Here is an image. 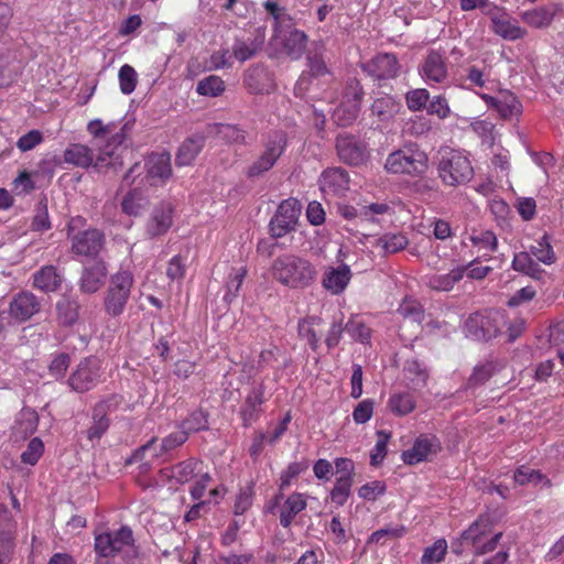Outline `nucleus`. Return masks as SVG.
<instances>
[{
	"mask_svg": "<svg viewBox=\"0 0 564 564\" xmlns=\"http://www.w3.org/2000/svg\"><path fill=\"white\" fill-rule=\"evenodd\" d=\"M115 128L113 122L105 124L99 119L91 120L87 124V131L95 140H107L106 145L99 148V153L95 161V169L99 172H117L123 165L122 156L117 150L124 140V133L122 130L115 132Z\"/></svg>",
	"mask_w": 564,
	"mask_h": 564,
	"instance_id": "f257e3e1",
	"label": "nucleus"
},
{
	"mask_svg": "<svg viewBox=\"0 0 564 564\" xmlns=\"http://www.w3.org/2000/svg\"><path fill=\"white\" fill-rule=\"evenodd\" d=\"M436 171L445 186L457 187L469 183L475 174L469 156L459 150L442 149L436 156Z\"/></svg>",
	"mask_w": 564,
	"mask_h": 564,
	"instance_id": "f03ea898",
	"label": "nucleus"
},
{
	"mask_svg": "<svg viewBox=\"0 0 564 564\" xmlns=\"http://www.w3.org/2000/svg\"><path fill=\"white\" fill-rule=\"evenodd\" d=\"M271 274L281 284L297 289L311 284L316 276V270L306 259L295 254H282L273 260Z\"/></svg>",
	"mask_w": 564,
	"mask_h": 564,
	"instance_id": "7ed1b4c3",
	"label": "nucleus"
},
{
	"mask_svg": "<svg viewBox=\"0 0 564 564\" xmlns=\"http://www.w3.org/2000/svg\"><path fill=\"white\" fill-rule=\"evenodd\" d=\"M171 176V155L167 152H160L150 154L144 164L134 163L126 173L123 181L133 184L140 178L139 185L158 186L164 184Z\"/></svg>",
	"mask_w": 564,
	"mask_h": 564,
	"instance_id": "20e7f679",
	"label": "nucleus"
},
{
	"mask_svg": "<svg viewBox=\"0 0 564 564\" xmlns=\"http://www.w3.org/2000/svg\"><path fill=\"white\" fill-rule=\"evenodd\" d=\"M83 217H74L67 226L72 251L78 256L96 257L105 245V235L96 228H85Z\"/></svg>",
	"mask_w": 564,
	"mask_h": 564,
	"instance_id": "39448f33",
	"label": "nucleus"
},
{
	"mask_svg": "<svg viewBox=\"0 0 564 564\" xmlns=\"http://www.w3.org/2000/svg\"><path fill=\"white\" fill-rule=\"evenodd\" d=\"M187 432L180 430L169 434L164 437L160 445L156 444L158 438L152 437L144 445L140 446L134 451L132 456L128 459V464L142 462L140 465V471L147 473L152 467V460L162 456L163 454L181 446L187 441Z\"/></svg>",
	"mask_w": 564,
	"mask_h": 564,
	"instance_id": "423d86ee",
	"label": "nucleus"
},
{
	"mask_svg": "<svg viewBox=\"0 0 564 564\" xmlns=\"http://www.w3.org/2000/svg\"><path fill=\"white\" fill-rule=\"evenodd\" d=\"M133 282V274L128 269H121L110 276L104 299V307L107 314L117 317L123 313Z\"/></svg>",
	"mask_w": 564,
	"mask_h": 564,
	"instance_id": "0eeeda50",
	"label": "nucleus"
},
{
	"mask_svg": "<svg viewBox=\"0 0 564 564\" xmlns=\"http://www.w3.org/2000/svg\"><path fill=\"white\" fill-rule=\"evenodd\" d=\"M429 158L424 151L406 148L390 153L384 169L392 174L423 175L429 167Z\"/></svg>",
	"mask_w": 564,
	"mask_h": 564,
	"instance_id": "6e6552de",
	"label": "nucleus"
},
{
	"mask_svg": "<svg viewBox=\"0 0 564 564\" xmlns=\"http://www.w3.org/2000/svg\"><path fill=\"white\" fill-rule=\"evenodd\" d=\"M286 147L285 134L281 131L272 133L264 144L262 153L247 169L248 178H257L270 171Z\"/></svg>",
	"mask_w": 564,
	"mask_h": 564,
	"instance_id": "1a4fd4ad",
	"label": "nucleus"
},
{
	"mask_svg": "<svg viewBox=\"0 0 564 564\" xmlns=\"http://www.w3.org/2000/svg\"><path fill=\"white\" fill-rule=\"evenodd\" d=\"M362 96L364 90L360 83L356 78L349 79L340 105L333 111L334 122L341 127L351 124L359 115Z\"/></svg>",
	"mask_w": 564,
	"mask_h": 564,
	"instance_id": "9d476101",
	"label": "nucleus"
},
{
	"mask_svg": "<svg viewBox=\"0 0 564 564\" xmlns=\"http://www.w3.org/2000/svg\"><path fill=\"white\" fill-rule=\"evenodd\" d=\"M100 361L96 357L84 358L70 373L68 386L76 392H86L94 389L100 381Z\"/></svg>",
	"mask_w": 564,
	"mask_h": 564,
	"instance_id": "9b49d317",
	"label": "nucleus"
},
{
	"mask_svg": "<svg viewBox=\"0 0 564 564\" xmlns=\"http://www.w3.org/2000/svg\"><path fill=\"white\" fill-rule=\"evenodd\" d=\"M487 17L491 21V31L506 41H517L524 39L528 31L513 19L505 8L495 6L487 11Z\"/></svg>",
	"mask_w": 564,
	"mask_h": 564,
	"instance_id": "f8f14e48",
	"label": "nucleus"
},
{
	"mask_svg": "<svg viewBox=\"0 0 564 564\" xmlns=\"http://www.w3.org/2000/svg\"><path fill=\"white\" fill-rule=\"evenodd\" d=\"M302 205L295 198L283 200L270 221V230L273 237L280 238L295 229Z\"/></svg>",
	"mask_w": 564,
	"mask_h": 564,
	"instance_id": "ddd939ff",
	"label": "nucleus"
},
{
	"mask_svg": "<svg viewBox=\"0 0 564 564\" xmlns=\"http://www.w3.org/2000/svg\"><path fill=\"white\" fill-rule=\"evenodd\" d=\"M133 542L132 530L124 525L117 531L96 535L95 551L104 557L115 556L123 547L131 546Z\"/></svg>",
	"mask_w": 564,
	"mask_h": 564,
	"instance_id": "4468645a",
	"label": "nucleus"
},
{
	"mask_svg": "<svg viewBox=\"0 0 564 564\" xmlns=\"http://www.w3.org/2000/svg\"><path fill=\"white\" fill-rule=\"evenodd\" d=\"M273 40L280 44L284 52L293 59H299L306 50L307 35L293 26V21L286 26L278 29Z\"/></svg>",
	"mask_w": 564,
	"mask_h": 564,
	"instance_id": "2eb2a0df",
	"label": "nucleus"
},
{
	"mask_svg": "<svg viewBox=\"0 0 564 564\" xmlns=\"http://www.w3.org/2000/svg\"><path fill=\"white\" fill-rule=\"evenodd\" d=\"M336 150L340 161L348 165L358 166L367 161L366 145L350 134H339L336 139Z\"/></svg>",
	"mask_w": 564,
	"mask_h": 564,
	"instance_id": "dca6fc26",
	"label": "nucleus"
},
{
	"mask_svg": "<svg viewBox=\"0 0 564 564\" xmlns=\"http://www.w3.org/2000/svg\"><path fill=\"white\" fill-rule=\"evenodd\" d=\"M481 99L505 119H512L522 112V105L517 96L509 90H499L496 95L481 94Z\"/></svg>",
	"mask_w": 564,
	"mask_h": 564,
	"instance_id": "f3484780",
	"label": "nucleus"
},
{
	"mask_svg": "<svg viewBox=\"0 0 564 564\" xmlns=\"http://www.w3.org/2000/svg\"><path fill=\"white\" fill-rule=\"evenodd\" d=\"M441 451V443L434 435H421L413 446L402 453V459L405 464L414 465L423 460H429L433 455Z\"/></svg>",
	"mask_w": 564,
	"mask_h": 564,
	"instance_id": "a211bd4d",
	"label": "nucleus"
},
{
	"mask_svg": "<svg viewBox=\"0 0 564 564\" xmlns=\"http://www.w3.org/2000/svg\"><path fill=\"white\" fill-rule=\"evenodd\" d=\"M562 11L560 3L551 2L542 7L525 10L520 13L521 20L534 29H545L551 25L555 17Z\"/></svg>",
	"mask_w": 564,
	"mask_h": 564,
	"instance_id": "6ab92c4d",
	"label": "nucleus"
},
{
	"mask_svg": "<svg viewBox=\"0 0 564 564\" xmlns=\"http://www.w3.org/2000/svg\"><path fill=\"white\" fill-rule=\"evenodd\" d=\"M15 522L7 508L0 510V564H8L14 549Z\"/></svg>",
	"mask_w": 564,
	"mask_h": 564,
	"instance_id": "aec40b11",
	"label": "nucleus"
},
{
	"mask_svg": "<svg viewBox=\"0 0 564 564\" xmlns=\"http://www.w3.org/2000/svg\"><path fill=\"white\" fill-rule=\"evenodd\" d=\"M173 224V207L170 203H161L154 207L145 226V232L154 238L167 232Z\"/></svg>",
	"mask_w": 564,
	"mask_h": 564,
	"instance_id": "412c9836",
	"label": "nucleus"
},
{
	"mask_svg": "<svg viewBox=\"0 0 564 564\" xmlns=\"http://www.w3.org/2000/svg\"><path fill=\"white\" fill-rule=\"evenodd\" d=\"M202 462L194 458L181 462L172 467L162 468L160 476L164 481L183 485L188 482L200 471Z\"/></svg>",
	"mask_w": 564,
	"mask_h": 564,
	"instance_id": "4be33fe9",
	"label": "nucleus"
},
{
	"mask_svg": "<svg viewBox=\"0 0 564 564\" xmlns=\"http://www.w3.org/2000/svg\"><path fill=\"white\" fill-rule=\"evenodd\" d=\"M364 70L377 79L393 78L398 75L399 63L393 54H379L362 66Z\"/></svg>",
	"mask_w": 564,
	"mask_h": 564,
	"instance_id": "5701e85b",
	"label": "nucleus"
},
{
	"mask_svg": "<svg viewBox=\"0 0 564 564\" xmlns=\"http://www.w3.org/2000/svg\"><path fill=\"white\" fill-rule=\"evenodd\" d=\"M118 405L117 397L99 402L93 410V423L87 430L90 441L99 440L109 427L108 412Z\"/></svg>",
	"mask_w": 564,
	"mask_h": 564,
	"instance_id": "b1692460",
	"label": "nucleus"
},
{
	"mask_svg": "<svg viewBox=\"0 0 564 564\" xmlns=\"http://www.w3.org/2000/svg\"><path fill=\"white\" fill-rule=\"evenodd\" d=\"M40 308L41 304L33 293L20 292L12 299L9 312L15 321L25 322L35 315Z\"/></svg>",
	"mask_w": 564,
	"mask_h": 564,
	"instance_id": "393cba45",
	"label": "nucleus"
},
{
	"mask_svg": "<svg viewBox=\"0 0 564 564\" xmlns=\"http://www.w3.org/2000/svg\"><path fill=\"white\" fill-rule=\"evenodd\" d=\"M349 186L347 172L341 167L325 170L319 178V188L326 195H343Z\"/></svg>",
	"mask_w": 564,
	"mask_h": 564,
	"instance_id": "a878e982",
	"label": "nucleus"
},
{
	"mask_svg": "<svg viewBox=\"0 0 564 564\" xmlns=\"http://www.w3.org/2000/svg\"><path fill=\"white\" fill-rule=\"evenodd\" d=\"M107 273L106 263L101 260L84 267L79 282L80 291L84 293L97 292L104 284Z\"/></svg>",
	"mask_w": 564,
	"mask_h": 564,
	"instance_id": "bb28decb",
	"label": "nucleus"
},
{
	"mask_svg": "<svg viewBox=\"0 0 564 564\" xmlns=\"http://www.w3.org/2000/svg\"><path fill=\"white\" fill-rule=\"evenodd\" d=\"M351 271L349 265L341 264L337 268H326L322 284L323 286L334 295L343 293L351 280Z\"/></svg>",
	"mask_w": 564,
	"mask_h": 564,
	"instance_id": "cd10ccee",
	"label": "nucleus"
},
{
	"mask_svg": "<svg viewBox=\"0 0 564 564\" xmlns=\"http://www.w3.org/2000/svg\"><path fill=\"white\" fill-rule=\"evenodd\" d=\"M470 262L467 267L460 265L451 270L448 273H434L425 276V284L436 292H449L464 278L466 270L471 267Z\"/></svg>",
	"mask_w": 564,
	"mask_h": 564,
	"instance_id": "c85d7f7f",
	"label": "nucleus"
},
{
	"mask_svg": "<svg viewBox=\"0 0 564 564\" xmlns=\"http://www.w3.org/2000/svg\"><path fill=\"white\" fill-rule=\"evenodd\" d=\"M95 161L93 149L80 143L69 144L63 153V162L82 169L95 167Z\"/></svg>",
	"mask_w": 564,
	"mask_h": 564,
	"instance_id": "c756f323",
	"label": "nucleus"
},
{
	"mask_svg": "<svg viewBox=\"0 0 564 564\" xmlns=\"http://www.w3.org/2000/svg\"><path fill=\"white\" fill-rule=\"evenodd\" d=\"M421 73L429 83H442L447 77V68L442 55L432 51L425 57Z\"/></svg>",
	"mask_w": 564,
	"mask_h": 564,
	"instance_id": "7c9ffc66",
	"label": "nucleus"
},
{
	"mask_svg": "<svg viewBox=\"0 0 564 564\" xmlns=\"http://www.w3.org/2000/svg\"><path fill=\"white\" fill-rule=\"evenodd\" d=\"M306 499L303 494L293 492L279 507L280 524L289 528L293 519L306 508Z\"/></svg>",
	"mask_w": 564,
	"mask_h": 564,
	"instance_id": "2f4dec72",
	"label": "nucleus"
},
{
	"mask_svg": "<svg viewBox=\"0 0 564 564\" xmlns=\"http://www.w3.org/2000/svg\"><path fill=\"white\" fill-rule=\"evenodd\" d=\"M403 376L411 389L419 390L426 386L429 370L426 366L417 359H409L404 362Z\"/></svg>",
	"mask_w": 564,
	"mask_h": 564,
	"instance_id": "473e14b6",
	"label": "nucleus"
},
{
	"mask_svg": "<svg viewBox=\"0 0 564 564\" xmlns=\"http://www.w3.org/2000/svg\"><path fill=\"white\" fill-rule=\"evenodd\" d=\"M205 144L203 135H194L186 139L176 153L175 163L177 166L191 165Z\"/></svg>",
	"mask_w": 564,
	"mask_h": 564,
	"instance_id": "72a5a7b5",
	"label": "nucleus"
},
{
	"mask_svg": "<svg viewBox=\"0 0 564 564\" xmlns=\"http://www.w3.org/2000/svg\"><path fill=\"white\" fill-rule=\"evenodd\" d=\"M488 324L489 319L484 315L477 313L473 314L465 322L466 335L477 340H487L492 337H496L498 330H490L487 327Z\"/></svg>",
	"mask_w": 564,
	"mask_h": 564,
	"instance_id": "f704fd0d",
	"label": "nucleus"
},
{
	"mask_svg": "<svg viewBox=\"0 0 564 564\" xmlns=\"http://www.w3.org/2000/svg\"><path fill=\"white\" fill-rule=\"evenodd\" d=\"M372 240L370 243L372 247L380 248L383 254L395 253L398 251L403 250L409 240L403 234H384L381 237H371Z\"/></svg>",
	"mask_w": 564,
	"mask_h": 564,
	"instance_id": "c9c22d12",
	"label": "nucleus"
},
{
	"mask_svg": "<svg viewBox=\"0 0 564 564\" xmlns=\"http://www.w3.org/2000/svg\"><path fill=\"white\" fill-rule=\"evenodd\" d=\"M491 534V524L488 519L479 518L462 533V541L473 547Z\"/></svg>",
	"mask_w": 564,
	"mask_h": 564,
	"instance_id": "e433bc0d",
	"label": "nucleus"
},
{
	"mask_svg": "<svg viewBox=\"0 0 564 564\" xmlns=\"http://www.w3.org/2000/svg\"><path fill=\"white\" fill-rule=\"evenodd\" d=\"M33 285L44 292H53L61 285V276L53 265H45L33 276Z\"/></svg>",
	"mask_w": 564,
	"mask_h": 564,
	"instance_id": "4c0bfd02",
	"label": "nucleus"
},
{
	"mask_svg": "<svg viewBox=\"0 0 564 564\" xmlns=\"http://www.w3.org/2000/svg\"><path fill=\"white\" fill-rule=\"evenodd\" d=\"M57 317L62 325L70 326L79 317V304L70 296H63L56 303Z\"/></svg>",
	"mask_w": 564,
	"mask_h": 564,
	"instance_id": "58836bf2",
	"label": "nucleus"
},
{
	"mask_svg": "<svg viewBox=\"0 0 564 564\" xmlns=\"http://www.w3.org/2000/svg\"><path fill=\"white\" fill-rule=\"evenodd\" d=\"M39 425L37 413L32 409H22L17 417L14 433L22 438L32 435Z\"/></svg>",
	"mask_w": 564,
	"mask_h": 564,
	"instance_id": "ea45409f",
	"label": "nucleus"
},
{
	"mask_svg": "<svg viewBox=\"0 0 564 564\" xmlns=\"http://www.w3.org/2000/svg\"><path fill=\"white\" fill-rule=\"evenodd\" d=\"M263 403V390L261 388L253 389L246 398L245 404L241 408V415L245 424H251L254 421Z\"/></svg>",
	"mask_w": 564,
	"mask_h": 564,
	"instance_id": "a19ab883",
	"label": "nucleus"
},
{
	"mask_svg": "<svg viewBox=\"0 0 564 564\" xmlns=\"http://www.w3.org/2000/svg\"><path fill=\"white\" fill-rule=\"evenodd\" d=\"M512 268L513 270L536 280L541 279V275L544 272L540 265L534 262L531 254L524 251L514 254L512 260Z\"/></svg>",
	"mask_w": 564,
	"mask_h": 564,
	"instance_id": "79ce46f5",
	"label": "nucleus"
},
{
	"mask_svg": "<svg viewBox=\"0 0 564 564\" xmlns=\"http://www.w3.org/2000/svg\"><path fill=\"white\" fill-rule=\"evenodd\" d=\"M388 408L393 414L403 416L415 409V400L409 392L394 393L389 398Z\"/></svg>",
	"mask_w": 564,
	"mask_h": 564,
	"instance_id": "37998d69",
	"label": "nucleus"
},
{
	"mask_svg": "<svg viewBox=\"0 0 564 564\" xmlns=\"http://www.w3.org/2000/svg\"><path fill=\"white\" fill-rule=\"evenodd\" d=\"M215 133L221 140L231 144H245L246 131L235 124L216 123L214 126Z\"/></svg>",
	"mask_w": 564,
	"mask_h": 564,
	"instance_id": "c03bdc74",
	"label": "nucleus"
},
{
	"mask_svg": "<svg viewBox=\"0 0 564 564\" xmlns=\"http://www.w3.org/2000/svg\"><path fill=\"white\" fill-rule=\"evenodd\" d=\"M51 227L52 224L48 215L47 198L42 197L35 205L31 229L33 231L43 232L51 229Z\"/></svg>",
	"mask_w": 564,
	"mask_h": 564,
	"instance_id": "a18cd8bd",
	"label": "nucleus"
},
{
	"mask_svg": "<svg viewBox=\"0 0 564 564\" xmlns=\"http://www.w3.org/2000/svg\"><path fill=\"white\" fill-rule=\"evenodd\" d=\"M196 91L200 96L218 97L225 91V83L219 76L209 75L197 83Z\"/></svg>",
	"mask_w": 564,
	"mask_h": 564,
	"instance_id": "49530a36",
	"label": "nucleus"
},
{
	"mask_svg": "<svg viewBox=\"0 0 564 564\" xmlns=\"http://www.w3.org/2000/svg\"><path fill=\"white\" fill-rule=\"evenodd\" d=\"M529 253L546 265L553 264L556 260L555 252L546 236L536 240L535 243L530 247Z\"/></svg>",
	"mask_w": 564,
	"mask_h": 564,
	"instance_id": "de8ad7c7",
	"label": "nucleus"
},
{
	"mask_svg": "<svg viewBox=\"0 0 564 564\" xmlns=\"http://www.w3.org/2000/svg\"><path fill=\"white\" fill-rule=\"evenodd\" d=\"M371 113L377 116L380 120L391 118L398 111V105L390 96H383L375 99L371 105Z\"/></svg>",
	"mask_w": 564,
	"mask_h": 564,
	"instance_id": "09e8293b",
	"label": "nucleus"
},
{
	"mask_svg": "<svg viewBox=\"0 0 564 564\" xmlns=\"http://www.w3.org/2000/svg\"><path fill=\"white\" fill-rule=\"evenodd\" d=\"M496 372V366L492 361H486L475 366L473 373L468 378L467 384L475 388L487 382Z\"/></svg>",
	"mask_w": 564,
	"mask_h": 564,
	"instance_id": "8fccbe9b",
	"label": "nucleus"
},
{
	"mask_svg": "<svg viewBox=\"0 0 564 564\" xmlns=\"http://www.w3.org/2000/svg\"><path fill=\"white\" fill-rule=\"evenodd\" d=\"M145 206V199L141 193L134 188L130 191L122 199V210L130 216H137Z\"/></svg>",
	"mask_w": 564,
	"mask_h": 564,
	"instance_id": "3c124183",
	"label": "nucleus"
},
{
	"mask_svg": "<svg viewBox=\"0 0 564 564\" xmlns=\"http://www.w3.org/2000/svg\"><path fill=\"white\" fill-rule=\"evenodd\" d=\"M119 85L120 90L124 95H130L134 91L137 83H138V75L134 68L128 64H124L119 69Z\"/></svg>",
	"mask_w": 564,
	"mask_h": 564,
	"instance_id": "603ef678",
	"label": "nucleus"
},
{
	"mask_svg": "<svg viewBox=\"0 0 564 564\" xmlns=\"http://www.w3.org/2000/svg\"><path fill=\"white\" fill-rule=\"evenodd\" d=\"M351 485L352 478L337 477L335 486L330 491L332 501L335 502L337 506L345 505L348 497L350 496Z\"/></svg>",
	"mask_w": 564,
	"mask_h": 564,
	"instance_id": "864d4df0",
	"label": "nucleus"
},
{
	"mask_svg": "<svg viewBox=\"0 0 564 564\" xmlns=\"http://www.w3.org/2000/svg\"><path fill=\"white\" fill-rule=\"evenodd\" d=\"M264 9L268 13H270L274 19L273 31H278V29L286 26L290 22H292V18L285 12V9L280 7L275 0H267L263 3Z\"/></svg>",
	"mask_w": 564,
	"mask_h": 564,
	"instance_id": "5fc2aeb1",
	"label": "nucleus"
},
{
	"mask_svg": "<svg viewBox=\"0 0 564 564\" xmlns=\"http://www.w3.org/2000/svg\"><path fill=\"white\" fill-rule=\"evenodd\" d=\"M446 551L447 542L444 539H440L424 550L421 562L422 564L440 563L444 558Z\"/></svg>",
	"mask_w": 564,
	"mask_h": 564,
	"instance_id": "6e6d98bb",
	"label": "nucleus"
},
{
	"mask_svg": "<svg viewBox=\"0 0 564 564\" xmlns=\"http://www.w3.org/2000/svg\"><path fill=\"white\" fill-rule=\"evenodd\" d=\"M246 274L247 269L245 267L232 270L229 281L227 282V292L224 296L227 302H231L238 295Z\"/></svg>",
	"mask_w": 564,
	"mask_h": 564,
	"instance_id": "4d7b16f0",
	"label": "nucleus"
},
{
	"mask_svg": "<svg viewBox=\"0 0 564 564\" xmlns=\"http://www.w3.org/2000/svg\"><path fill=\"white\" fill-rule=\"evenodd\" d=\"M429 97H430L429 91L424 88H417V89L410 90L405 95V101H406L408 108L411 111H420V110L426 108L429 106L427 105Z\"/></svg>",
	"mask_w": 564,
	"mask_h": 564,
	"instance_id": "13d9d810",
	"label": "nucleus"
},
{
	"mask_svg": "<svg viewBox=\"0 0 564 564\" xmlns=\"http://www.w3.org/2000/svg\"><path fill=\"white\" fill-rule=\"evenodd\" d=\"M44 444L41 438H32L26 449L21 454V460L28 465H35L40 457L43 455Z\"/></svg>",
	"mask_w": 564,
	"mask_h": 564,
	"instance_id": "bf43d9fd",
	"label": "nucleus"
},
{
	"mask_svg": "<svg viewBox=\"0 0 564 564\" xmlns=\"http://www.w3.org/2000/svg\"><path fill=\"white\" fill-rule=\"evenodd\" d=\"M378 440L376 442L375 448L370 455V463L373 466L379 465L387 455V445L390 438V434L386 431L377 432Z\"/></svg>",
	"mask_w": 564,
	"mask_h": 564,
	"instance_id": "052dcab7",
	"label": "nucleus"
},
{
	"mask_svg": "<svg viewBox=\"0 0 564 564\" xmlns=\"http://www.w3.org/2000/svg\"><path fill=\"white\" fill-rule=\"evenodd\" d=\"M308 468V464L306 462H294L291 463L288 468L281 474L280 481V490L286 489L292 480L296 478L300 474L305 471Z\"/></svg>",
	"mask_w": 564,
	"mask_h": 564,
	"instance_id": "680f3d73",
	"label": "nucleus"
},
{
	"mask_svg": "<svg viewBox=\"0 0 564 564\" xmlns=\"http://www.w3.org/2000/svg\"><path fill=\"white\" fill-rule=\"evenodd\" d=\"M470 240L473 245L478 247L479 249H484L486 251L491 252L496 251L498 245L496 235L490 230L474 234L470 237Z\"/></svg>",
	"mask_w": 564,
	"mask_h": 564,
	"instance_id": "e2e57ef3",
	"label": "nucleus"
},
{
	"mask_svg": "<svg viewBox=\"0 0 564 564\" xmlns=\"http://www.w3.org/2000/svg\"><path fill=\"white\" fill-rule=\"evenodd\" d=\"M207 416L203 411L193 412L182 423V430L187 432V435L192 432H197L207 427Z\"/></svg>",
	"mask_w": 564,
	"mask_h": 564,
	"instance_id": "0e129e2a",
	"label": "nucleus"
},
{
	"mask_svg": "<svg viewBox=\"0 0 564 564\" xmlns=\"http://www.w3.org/2000/svg\"><path fill=\"white\" fill-rule=\"evenodd\" d=\"M35 188L31 174L22 171L12 182V192L17 195H25Z\"/></svg>",
	"mask_w": 564,
	"mask_h": 564,
	"instance_id": "69168bd1",
	"label": "nucleus"
},
{
	"mask_svg": "<svg viewBox=\"0 0 564 564\" xmlns=\"http://www.w3.org/2000/svg\"><path fill=\"white\" fill-rule=\"evenodd\" d=\"M406 529L404 525H387L375 531L370 535V542L380 543L383 538L398 539L404 535Z\"/></svg>",
	"mask_w": 564,
	"mask_h": 564,
	"instance_id": "338daca9",
	"label": "nucleus"
},
{
	"mask_svg": "<svg viewBox=\"0 0 564 564\" xmlns=\"http://www.w3.org/2000/svg\"><path fill=\"white\" fill-rule=\"evenodd\" d=\"M373 413V402L369 399L362 400L357 404L352 412V419L357 424L368 422Z\"/></svg>",
	"mask_w": 564,
	"mask_h": 564,
	"instance_id": "774afa93",
	"label": "nucleus"
}]
</instances>
